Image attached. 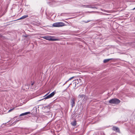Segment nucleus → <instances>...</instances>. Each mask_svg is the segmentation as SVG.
I'll return each instance as SVG.
<instances>
[{"mask_svg": "<svg viewBox=\"0 0 135 135\" xmlns=\"http://www.w3.org/2000/svg\"><path fill=\"white\" fill-rule=\"evenodd\" d=\"M56 93V92L55 91H54L51 93L49 95H47L49 94V93L46 94L44 96V98L42 99H40L39 100V101H41L43 99H48L50 98L53 97L55 93Z\"/></svg>", "mask_w": 135, "mask_h": 135, "instance_id": "1", "label": "nucleus"}, {"mask_svg": "<svg viewBox=\"0 0 135 135\" xmlns=\"http://www.w3.org/2000/svg\"><path fill=\"white\" fill-rule=\"evenodd\" d=\"M120 100L117 98H113L110 100L109 102L110 104H118L120 103Z\"/></svg>", "mask_w": 135, "mask_h": 135, "instance_id": "2", "label": "nucleus"}, {"mask_svg": "<svg viewBox=\"0 0 135 135\" xmlns=\"http://www.w3.org/2000/svg\"><path fill=\"white\" fill-rule=\"evenodd\" d=\"M65 23L62 22H59L54 23L53 26L55 27H59L65 25Z\"/></svg>", "mask_w": 135, "mask_h": 135, "instance_id": "3", "label": "nucleus"}, {"mask_svg": "<svg viewBox=\"0 0 135 135\" xmlns=\"http://www.w3.org/2000/svg\"><path fill=\"white\" fill-rule=\"evenodd\" d=\"M112 130L113 131H115L116 132L119 133H120V131L118 127H113L112 128Z\"/></svg>", "mask_w": 135, "mask_h": 135, "instance_id": "4", "label": "nucleus"}, {"mask_svg": "<svg viewBox=\"0 0 135 135\" xmlns=\"http://www.w3.org/2000/svg\"><path fill=\"white\" fill-rule=\"evenodd\" d=\"M75 100L74 98L72 99H71V104L72 107L75 106Z\"/></svg>", "mask_w": 135, "mask_h": 135, "instance_id": "5", "label": "nucleus"}, {"mask_svg": "<svg viewBox=\"0 0 135 135\" xmlns=\"http://www.w3.org/2000/svg\"><path fill=\"white\" fill-rule=\"evenodd\" d=\"M41 38H43L46 40H50V36H45L44 37H40Z\"/></svg>", "mask_w": 135, "mask_h": 135, "instance_id": "6", "label": "nucleus"}, {"mask_svg": "<svg viewBox=\"0 0 135 135\" xmlns=\"http://www.w3.org/2000/svg\"><path fill=\"white\" fill-rule=\"evenodd\" d=\"M30 113V112H25V113H23L21 114H20V115L19 116L21 117V116H23V115H26L28 114H29Z\"/></svg>", "mask_w": 135, "mask_h": 135, "instance_id": "7", "label": "nucleus"}, {"mask_svg": "<svg viewBox=\"0 0 135 135\" xmlns=\"http://www.w3.org/2000/svg\"><path fill=\"white\" fill-rule=\"evenodd\" d=\"M112 60L113 59L112 58L105 59L104 60L103 62L104 63H105L108 62L109 60Z\"/></svg>", "mask_w": 135, "mask_h": 135, "instance_id": "8", "label": "nucleus"}, {"mask_svg": "<svg viewBox=\"0 0 135 135\" xmlns=\"http://www.w3.org/2000/svg\"><path fill=\"white\" fill-rule=\"evenodd\" d=\"M59 39L58 38H52L51 37L50 38V40L49 41H56L59 40Z\"/></svg>", "mask_w": 135, "mask_h": 135, "instance_id": "9", "label": "nucleus"}, {"mask_svg": "<svg viewBox=\"0 0 135 135\" xmlns=\"http://www.w3.org/2000/svg\"><path fill=\"white\" fill-rule=\"evenodd\" d=\"M71 124L72 126H76V121H73V122H71Z\"/></svg>", "mask_w": 135, "mask_h": 135, "instance_id": "10", "label": "nucleus"}, {"mask_svg": "<svg viewBox=\"0 0 135 135\" xmlns=\"http://www.w3.org/2000/svg\"><path fill=\"white\" fill-rule=\"evenodd\" d=\"M78 97L80 98H84L85 97V95L84 94H80L79 95Z\"/></svg>", "mask_w": 135, "mask_h": 135, "instance_id": "11", "label": "nucleus"}, {"mask_svg": "<svg viewBox=\"0 0 135 135\" xmlns=\"http://www.w3.org/2000/svg\"><path fill=\"white\" fill-rule=\"evenodd\" d=\"M84 6L86 8H94V7H91L90 5H84L83 6Z\"/></svg>", "mask_w": 135, "mask_h": 135, "instance_id": "12", "label": "nucleus"}, {"mask_svg": "<svg viewBox=\"0 0 135 135\" xmlns=\"http://www.w3.org/2000/svg\"><path fill=\"white\" fill-rule=\"evenodd\" d=\"M28 17V15H25L23 16L22 17V18L23 19H24L27 17Z\"/></svg>", "mask_w": 135, "mask_h": 135, "instance_id": "13", "label": "nucleus"}, {"mask_svg": "<svg viewBox=\"0 0 135 135\" xmlns=\"http://www.w3.org/2000/svg\"><path fill=\"white\" fill-rule=\"evenodd\" d=\"M38 108L37 106H36L34 107L33 108V109L35 110V112H37V108Z\"/></svg>", "mask_w": 135, "mask_h": 135, "instance_id": "14", "label": "nucleus"}, {"mask_svg": "<svg viewBox=\"0 0 135 135\" xmlns=\"http://www.w3.org/2000/svg\"><path fill=\"white\" fill-rule=\"evenodd\" d=\"M91 21V20H88L87 21H83V22H84L85 23H87L90 21Z\"/></svg>", "mask_w": 135, "mask_h": 135, "instance_id": "15", "label": "nucleus"}, {"mask_svg": "<svg viewBox=\"0 0 135 135\" xmlns=\"http://www.w3.org/2000/svg\"><path fill=\"white\" fill-rule=\"evenodd\" d=\"M14 109V108H13L12 109H10L8 111V112H11L12 111V110H13Z\"/></svg>", "mask_w": 135, "mask_h": 135, "instance_id": "16", "label": "nucleus"}, {"mask_svg": "<svg viewBox=\"0 0 135 135\" xmlns=\"http://www.w3.org/2000/svg\"><path fill=\"white\" fill-rule=\"evenodd\" d=\"M36 118H37V117H33V118H32L31 120L33 122H34V121L33 120L35 119Z\"/></svg>", "mask_w": 135, "mask_h": 135, "instance_id": "17", "label": "nucleus"}, {"mask_svg": "<svg viewBox=\"0 0 135 135\" xmlns=\"http://www.w3.org/2000/svg\"><path fill=\"white\" fill-rule=\"evenodd\" d=\"M74 77H72L71 78H70L68 80V81H69V80H71Z\"/></svg>", "mask_w": 135, "mask_h": 135, "instance_id": "18", "label": "nucleus"}, {"mask_svg": "<svg viewBox=\"0 0 135 135\" xmlns=\"http://www.w3.org/2000/svg\"><path fill=\"white\" fill-rule=\"evenodd\" d=\"M26 86V88L27 89H28L29 88V87H28V86L27 85L26 86Z\"/></svg>", "mask_w": 135, "mask_h": 135, "instance_id": "19", "label": "nucleus"}, {"mask_svg": "<svg viewBox=\"0 0 135 135\" xmlns=\"http://www.w3.org/2000/svg\"><path fill=\"white\" fill-rule=\"evenodd\" d=\"M21 19H23L22 18V17H21V18H20L19 19H18L17 20H21Z\"/></svg>", "mask_w": 135, "mask_h": 135, "instance_id": "20", "label": "nucleus"}, {"mask_svg": "<svg viewBox=\"0 0 135 135\" xmlns=\"http://www.w3.org/2000/svg\"><path fill=\"white\" fill-rule=\"evenodd\" d=\"M17 121H18V120H17V121H15V122H14L13 123V124H15L16 123V122H17Z\"/></svg>", "mask_w": 135, "mask_h": 135, "instance_id": "21", "label": "nucleus"}, {"mask_svg": "<svg viewBox=\"0 0 135 135\" xmlns=\"http://www.w3.org/2000/svg\"><path fill=\"white\" fill-rule=\"evenodd\" d=\"M34 84V83H32L31 84V85H33Z\"/></svg>", "mask_w": 135, "mask_h": 135, "instance_id": "22", "label": "nucleus"}, {"mask_svg": "<svg viewBox=\"0 0 135 135\" xmlns=\"http://www.w3.org/2000/svg\"><path fill=\"white\" fill-rule=\"evenodd\" d=\"M66 83H65L63 85H64L65 84H66Z\"/></svg>", "mask_w": 135, "mask_h": 135, "instance_id": "23", "label": "nucleus"}, {"mask_svg": "<svg viewBox=\"0 0 135 135\" xmlns=\"http://www.w3.org/2000/svg\"><path fill=\"white\" fill-rule=\"evenodd\" d=\"M68 81V80H67V81H66L65 82V83H67V82Z\"/></svg>", "mask_w": 135, "mask_h": 135, "instance_id": "24", "label": "nucleus"}, {"mask_svg": "<svg viewBox=\"0 0 135 135\" xmlns=\"http://www.w3.org/2000/svg\"><path fill=\"white\" fill-rule=\"evenodd\" d=\"M135 9V7L133 9L134 10V9Z\"/></svg>", "mask_w": 135, "mask_h": 135, "instance_id": "25", "label": "nucleus"}, {"mask_svg": "<svg viewBox=\"0 0 135 135\" xmlns=\"http://www.w3.org/2000/svg\"><path fill=\"white\" fill-rule=\"evenodd\" d=\"M62 13H61V16L62 15Z\"/></svg>", "mask_w": 135, "mask_h": 135, "instance_id": "26", "label": "nucleus"}]
</instances>
